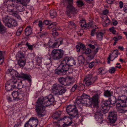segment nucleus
<instances>
[{
  "mask_svg": "<svg viewBox=\"0 0 127 127\" xmlns=\"http://www.w3.org/2000/svg\"><path fill=\"white\" fill-rule=\"evenodd\" d=\"M54 101V98L51 95L39 98L35 107V110L37 116L39 117L44 116L45 115V107L52 104Z\"/></svg>",
  "mask_w": 127,
  "mask_h": 127,
  "instance_id": "f257e3e1",
  "label": "nucleus"
},
{
  "mask_svg": "<svg viewBox=\"0 0 127 127\" xmlns=\"http://www.w3.org/2000/svg\"><path fill=\"white\" fill-rule=\"evenodd\" d=\"M75 105L78 108L80 109V111L82 110V105L89 106L92 103L91 98L85 94H83L81 96H78Z\"/></svg>",
  "mask_w": 127,
  "mask_h": 127,
  "instance_id": "f03ea898",
  "label": "nucleus"
},
{
  "mask_svg": "<svg viewBox=\"0 0 127 127\" xmlns=\"http://www.w3.org/2000/svg\"><path fill=\"white\" fill-rule=\"evenodd\" d=\"M6 73L8 74H10L12 75V78L14 76V75L16 77L19 78H21L24 80H26L29 83H30L31 82V76L27 74H24L23 73H19L15 70L12 69H9L7 70Z\"/></svg>",
  "mask_w": 127,
  "mask_h": 127,
  "instance_id": "7ed1b4c3",
  "label": "nucleus"
},
{
  "mask_svg": "<svg viewBox=\"0 0 127 127\" xmlns=\"http://www.w3.org/2000/svg\"><path fill=\"white\" fill-rule=\"evenodd\" d=\"M6 73L8 74H10L12 75V78L14 76V75L16 77L19 78H21L24 80H26L29 83H30L31 82V76L27 74H24L23 73H19L15 70L12 69H9L7 70Z\"/></svg>",
  "mask_w": 127,
  "mask_h": 127,
  "instance_id": "20e7f679",
  "label": "nucleus"
},
{
  "mask_svg": "<svg viewBox=\"0 0 127 127\" xmlns=\"http://www.w3.org/2000/svg\"><path fill=\"white\" fill-rule=\"evenodd\" d=\"M69 67V66L67 63L63 59L62 62L59 65L58 68L55 71V73L56 74L62 75L65 74V73Z\"/></svg>",
  "mask_w": 127,
  "mask_h": 127,
  "instance_id": "39448f33",
  "label": "nucleus"
},
{
  "mask_svg": "<svg viewBox=\"0 0 127 127\" xmlns=\"http://www.w3.org/2000/svg\"><path fill=\"white\" fill-rule=\"evenodd\" d=\"M16 57L19 65L20 67H24L26 63V59L25 53L22 51H19L17 54Z\"/></svg>",
  "mask_w": 127,
  "mask_h": 127,
  "instance_id": "423d86ee",
  "label": "nucleus"
},
{
  "mask_svg": "<svg viewBox=\"0 0 127 127\" xmlns=\"http://www.w3.org/2000/svg\"><path fill=\"white\" fill-rule=\"evenodd\" d=\"M66 111L71 119L74 118L78 114L77 108L74 105H68L66 108Z\"/></svg>",
  "mask_w": 127,
  "mask_h": 127,
  "instance_id": "0eeeda50",
  "label": "nucleus"
},
{
  "mask_svg": "<svg viewBox=\"0 0 127 127\" xmlns=\"http://www.w3.org/2000/svg\"><path fill=\"white\" fill-rule=\"evenodd\" d=\"M116 102L117 99L115 97L112 96L109 98L108 100L102 101L101 103V106L105 110H107V107H108L110 104L114 105Z\"/></svg>",
  "mask_w": 127,
  "mask_h": 127,
  "instance_id": "6e6552de",
  "label": "nucleus"
},
{
  "mask_svg": "<svg viewBox=\"0 0 127 127\" xmlns=\"http://www.w3.org/2000/svg\"><path fill=\"white\" fill-rule=\"evenodd\" d=\"M51 55L53 59L60 60L63 58L64 55V51L61 49H54L52 51Z\"/></svg>",
  "mask_w": 127,
  "mask_h": 127,
  "instance_id": "1a4fd4ad",
  "label": "nucleus"
},
{
  "mask_svg": "<svg viewBox=\"0 0 127 127\" xmlns=\"http://www.w3.org/2000/svg\"><path fill=\"white\" fill-rule=\"evenodd\" d=\"M97 77H93V75L91 74H87L83 81L85 86H89L93 84L96 80Z\"/></svg>",
  "mask_w": 127,
  "mask_h": 127,
  "instance_id": "9d476101",
  "label": "nucleus"
},
{
  "mask_svg": "<svg viewBox=\"0 0 127 127\" xmlns=\"http://www.w3.org/2000/svg\"><path fill=\"white\" fill-rule=\"evenodd\" d=\"M108 119L110 123H114L117 119V112L114 111L110 112L109 113Z\"/></svg>",
  "mask_w": 127,
  "mask_h": 127,
  "instance_id": "9b49d317",
  "label": "nucleus"
},
{
  "mask_svg": "<svg viewBox=\"0 0 127 127\" xmlns=\"http://www.w3.org/2000/svg\"><path fill=\"white\" fill-rule=\"evenodd\" d=\"M3 21L5 23L6 25L10 28L15 27L17 25V22L13 19L9 20L6 18Z\"/></svg>",
  "mask_w": 127,
  "mask_h": 127,
  "instance_id": "f8f14e48",
  "label": "nucleus"
},
{
  "mask_svg": "<svg viewBox=\"0 0 127 127\" xmlns=\"http://www.w3.org/2000/svg\"><path fill=\"white\" fill-rule=\"evenodd\" d=\"M14 86V83L13 77H12L11 79L8 80L5 83V89L8 91H9L15 88Z\"/></svg>",
  "mask_w": 127,
  "mask_h": 127,
  "instance_id": "ddd939ff",
  "label": "nucleus"
},
{
  "mask_svg": "<svg viewBox=\"0 0 127 127\" xmlns=\"http://www.w3.org/2000/svg\"><path fill=\"white\" fill-rule=\"evenodd\" d=\"M26 0L27 1H28V2H27V3L26 5H24L22 3H19L17 2H13V0H12V5H11V6H15L16 5V4H20V5L19 6H16V8L17 10V11H18V12L23 11L24 10V8L23 6H26L29 3V2L30 1V0Z\"/></svg>",
  "mask_w": 127,
  "mask_h": 127,
  "instance_id": "4468645a",
  "label": "nucleus"
},
{
  "mask_svg": "<svg viewBox=\"0 0 127 127\" xmlns=\"http://www.w3.org/2000/svg\"><path fill=\"white\" fill-rule=\"evenodd\" d=\"M73 3L69 5H67V6L66 13L67 15H69L70 13H75L78 11V10L73 6Z\"/></svg>",
  "mask_w": 127,
  "mask_h": 127,
  "instance_id": "2eb2a0df",
  "label": "nucleus"
},
{
  "mask_svg": "<svg viewBox=\"0 0 127 127\" xmlns=\"http://www.w3.org/2000/svg\"><path fill=\"white\" fill-rule=\"evenodd\" d=\"M101 110L99 111H97L95 113L94 116L95 118L96 121H100L101 122L102 121V117L103 115L102 114V113H104L103 110H104L103 108L102 107Z\"/></svg>",
  "mask_w": 127,
  "mask_h": 127,
  "instance_id": "dca6fc26",
  "label": "nucleus"
},
{
  "mask_svg": "<svg viewBox=\"0 0 127 127\" xmlns=\"http://www.w3.org/2000/svg\"><path fill=\"white\" fill-rule=\"evenodd\" d=\"M72 119H71L70 117L64 116V117L60 119V120L63 121L64 124H66L67 126L71 125L72 123V122L71 120Z\"/></svg>",
  "mask_w": 127,
  "mask_h": 127,
  "instance_id": "f3484780",
  "label": "nucleus"
},
{
  "mask_svg": "<svg viewBox=\"0 0 127 127\" xmlns=\"http://www.w3.org/2000/svg\"><path fill=\"white\" fill-rule=\"evenodd\" d=\"M69 66H72L76 64V63L73 58L66 57L63 58Z\"/></svg>",
  "mask_w": 127,
  "mask_h": 127,
  "instance_id": "a211bd4d",
  "label": "nucleus"
},
{
  "mask_svg": "<svg viewBox=\"0 0 127 127\" xmlns=\"http://www.w3.org/2000/svg\"><path fill=\"white\" fill-rule=\"evenodd\" d=\"M126 102L117 99V104L116 105V109L117 110H120V109L121 108L126 105Z\"/></svg>",
  "mask_w": 127,
  "mask_h": 127,
  "instance_id": "6ab92c4d",
  "label": "nucleus"
},
{
  "mask_svg": "<svg viewBox=\"0 0 127 127\" xmlns=\"http://www.w3.org/2000/svg\"><path fill=\"white\" fill-rule=\"evenodd\" d=\"M13 80L14 83V87L15 88L21 89L22 88L23 86V84L22 83V81L20 80V82L17 81V79L13 77Z\"/></svg>",
  "mask_w": 127,
  "mask_h": 127,
  "instance_id": "aec40b11",
  "label": "nucleus"
},
{
  "mask_svg": "<svg viewBox=\"0 0 127 127\" xmlns=\"http://www.w3.org/2000/svg\"><path fill=\"white\" fill-rule=\"evenodd\" d=\"M62 86L58 84H54L52 86V91L53 94L56 95L59 92L60 89H61Z\"/></svg>",
  "mask_w": 127,
  "mask_h": 127,
  "instance_id": "412c9836",
  "label": "nucleus"
},
{
  "mask_svg": "<svg viewBox=\"0 0 127 127\" xmlns=\"http://www.w3.org/2000/svg\"><path fill=\"white\" fill-rule=\"evenodd\" d=\"M63 42L62 38H60L57 39L56 41L50 47L52 48H54L55 47H58L60 44H62Z\"/></svg>",
  "mask_w": 127,
  "mask_h": 127,
  "instance_id": "4be33fe9",
  "label": "nucleus"
},
{
  "mask_svg": "<svg viewBox=\"0 0 127 127\" xmlns=\"http://www.w3.org/2000/svg\"><path fill=\"white\" fill-rule=\"evenodd\" d=\"M30 123L32 127H36L38 125V121L36 117H32L28 121Z\"/></svg>",
  "mask_w": 127,
  "mask_h": 127,
  "instance_id": "5701e85b",
  "label": "nucleus"
},
{
  "mask_svg": "<svg viewBox=\"0 0 127 127\" xmlns=\"http://www.w3.org/2000/svg\"><path fill=\"white\" fill-rule=\"evenodd\" d=\"M102 21L104 22L102 24L104 27L107 26L110 23V20L107 15L103 16L102 17Z\"/></svg>",
  "mask_w": 127,
  "mask_h": 127,
  "instance_id": "b1692460",
  "label": "nucleus"
},
{
  "mask_svg": "<svg viewBox=\"0 0 127 127\" xmlns=\"http://www.w3.org/2000/svg\"><path fill=\"white\" fill-rule=\"evenodd\" d=\"M26 93L22 89L19 90L18 100L23 99L25 96Z\"/></svg>",
  "mask_w": 127,
  "mask_h": 127,
  "instance_id": "393cba45",
  "label": "nucleus"
},
{
  "mask_svg": "<svg viewBox=\"0 0 127 127\" xmlns=\"http://www.w3.org/2000/svg\"><path fill=\"white\" fill-rule=\"evenodd\" d=\"M75 81V79L74 78L71 77H69L68 79H67L66 81L67 82L66 86L72 85Z\"/></svg>",
  "mask_w": 127,
  "mask_h": 127,
  "instance_id": "a878e982",
  "label": "nucleus"
},
{
  "mask_svg": "<svg viewBox=\"0 0 127 127\" xmlns=\"http://www.w3.org/2000/svg\"><path fill=\"white\" fill-rule=\"evenodd\" d=\"M92 103L96 104L98 102L99 99V95L97 94H96L90 98Z\"/></svg>",
  "mask_w": 127,
  "mask_h": 127,
  "instance_id": "bb28decb",
  "label": "nucleus"
},
{
  "mask_svg": "<svg viewBox=\"0 0 127 127\" xmlns=\"http://www.w3.org/2000/svg\"><path fill=\"white\" fill-rule=\"evenodd\" d=\"M118 50H115L112 53L110 54L109 56H110L111 58L114 57L113 59L112 60H111V61H113L115 58L118 57Z\"/></svg>",
  "mask_w": 127,
  "mask_h": 127,
  "instance_id": "cd10ccee",
  "label": "nucleus"
},
{
  "mask_svg": "<svg viewBox=\"0 0 127 127\" xmlns=\"http://www.w3.org/2000/svg\"><path fill=\"white\" fill-rule=\"evenodd\" d=\"M32 29L30 26H27L25 30V32L27 36H28L32 33Z\"/></svg>",
  "mask_w": 127,
  "mask_h": 127,
  "instance_id": "c85d7f7f",
  "label": "nucleus"
},
{
  "mask_svg": "<svg viewBox=\"0 0 127 127\" xmlns=\"http://www.w3.org/2000/svg\"><path fill=\"white\" fill-rule=\"evenodd\" d=\"M113 94V92L107 90L104 91V95L105 96L109 98L112 96V95Z\"/></svg>",
  "mask_w": 127,
  "mask_h": 127,
  "instance_id": "c756f323",
  "label": "nucleus"
},
{
  "mask_svg": "<svg viewBox=\"0 0 127 127\" xmlns=\"http://www.w3.org/2000/svg\"><path fill=\"white\" fill-rule=\"evenodd\" d=\"M61 114V112L60 111H57L53 114L52 116L53 119H56L60 117Z\"/></svg>",
  "mask_w": 127,
  "mask_h": 127,
  "instance_id": "7c9ffc66",
  "label": "nucleus"
},
{
  "mask_svg": "<svg viewBox=\"0 0 127 127\" xmlns=\"http://www.w3.org/2000/svg\"><path fill=\"white\" fill-rule=\"evenodd\" d=\"M67 79L63 77H61L58 79L59 82L62 84L64 86H67V82H66Z\"/></svg>",
  "mask_w": 127,
  "mask_h": 127,
  "instance_id": "2f4dec72",
  "label": "nucleus"
},
{
  "mask_svg": "<svg viewBox=\"0 0 127 127\" xmlns=\"http://www.w3.org/2000/svg\"><path fill=\"white\" fill-rule=\"evenodd\" d=\"M68 25V27L70 29H75L76 27L75 24L73 21H70L67 23Z\"/></svg>",
  "mask_w": 127,
  "mask_h": 127,
  "instance_id": "473e14b6",
  "label": "nucleus"
},
{
  "mask_svg": "<svg viewBox=\"0 0 127 127\" xmlns=\"http://www.w3.org/2000/svg\"><path fill=\"white\" fill-rule=\"evenodd\" d=\"M36 64L38 65H40L42 62V57L41 55H38L36 56Z\"/></svg>",
  "mask_w": 127,
  "mask_h": 127,
  "instance_id": "72a5a7b5",
  "label": "nucleus"
},
{
  "mask_svg": "<svg viewBox=\"0 0 127 127\" xmlns=\"http://www.w3.org/2000/svg\"><path fill=\"white\" fill-rule=\"evenodd\" d=\"M19 90L17 91H14L12 92V95L14 98V99L16 100H18Z\"/></svg>",
  "mask_w": 127,
  "mask_h": 127,
  "instance_id": "f704fd0d",
  "label": "nucleus"
},
{
  "mask_svg": "<svg viewBox=\"0 0 127 127\" xmlns=\"http://www.w3.org/2000/svg\"><path fill=\"white\" fill-rule=\"evenodd\" d=\"M103 33L101 32H98L96 33V36L97 38L100 40L102 39Z\"/></svg>",
  "mask_w": 127,
  "mask_h": 127,
  "instance_id": "c9c22d12",
  "label": "nucleus"
},
{
  "mask_svg": "<svg viewBox=\"0 0 127 127\" xmlns=\"http://www.w3.org/2000/svg\"><path fill=\"white\" fill-rule=\"evenodd\" d=\"M6 30V28L2 24L0 21V33H4Z\"/></svg>",
  "mask_w": 127,
  "mask_h": 127,
  "instance_id": "e433bc0d",
  "label": "nucleus"
},
{
  "mask_svg": "<svg viewBox=\"0 0 127 127\" xmlns=\"http://www.w3.org/2000/svg\"><path fill=\"white\" fill-rule=\"evenodd\" d=\"M59 91V92L57 93L56 95H62L64 94L66 91V89L65 88H64L62 86V88Z\"/></svg>",
  "mask_w": 127,
  "mask_h": 127,
  "instance_id": "4c0bfd02",
  "label": "nucleus"
},
{
  "mask_svg": "<svg viewBox=\"0 0 127 127\" xmlns=\"http://www.w3.org/2000/svg\"><path fill=\"white\" fill-rule=\"evenodd\" d=\"M13 2H17L19 3H22L24 5H26L28 1L26 0H13Z\"/></svg>",
  "mask_w": 127,
  "mask_h": 127,
  "instance_id": "58836bf2",
  "label": "nucleus"
},
{
  "mask_svg": "<svg viewBox=\"0 0 127 127\" xmlns=\"http://www.w3.org/2000/svg\"><path fill=\"white\" fill-rule=\"evenodd\" d=\"M50 13L51 17L52 18L55 17L57 15V13L55 10H50Z\"/></svg>",
  "mask_w": 127,
  "mask_h": 127,
  "instance_id": "ea45409f",
  "label": "nucleus"
},
{
  "mask_svg": "<svg viewBox=\"0 0 127 127\" xmlns=\"http://www.w3.org/2000/svg\"><path fill=\"white\" fill-rule=\"evenodd\" d=\"M73 0H63V3L64 5H65L68 3V5H70L73 3Z\"/></svg>",
  "mask_w": 127,
  "mask_h": 127,
  "instance_id": "a19ab883",
  "label": "nucleus"
},
{
  "mask_svg": "<svg viewBox=\"0 0 127 127\" xmlns=\"http://www.w3.org/2000/svg\"><path fill=\"white\" fill-rule=\"evenodd\" d=\"M119 100L123 101L126 102V100H127V97L125 95H122L121 96H119L117 98Z\"/></svg>",
  "mask_w": 127,
  "mask_h": 127,
  "instance_id": "79ce46f5",
  "label": "nucleus"
},
{
  "mask_svg": "<svg viewBox=\"0 0 127 127\" xmlns=\"http://www.w3.org/2000/svg\"><path fill=\"white\" fill-rule=\"evenodd\" d=\"M98 72L99 74H103L106 73V71L103 68H100L98 69Z\"/></svg>",
  "mask_w": 127,
  "mask_h": 127,
  "instance_id": "37998d69",
  "label": "nucleus"
},
{
  "mask_svg": "<svg viewBox=\"0 0 127 127\" xmlns=\"http://www.w3.org/2000/svg\"><path fill=\"white\" fill-rule=\"evenodd\" d=\"M120 110L118 111L120 113H122L124 112L127 111V106H126H126H124V107H123L122 108H120Z\"/></svg>",
  "mask_w": 127,
  "mask_h": 127,
  "instance_id": "c03bdc74",
  "label": "nucleus"
},
{
  "mask_svg": "<svg viewBox=\"0 0 127 127\" xmlns=\"http://www.w3.org/2000/svg\"><path fill=\"white\" fill-rule=\"evenodd\" d=\"M12 15L16 17L17 19L20 20L21 18L20 16L17 13V11H12Z\"/></svg>",
  "mask_w": 127,
  "mask_h": 127,
  "instance_id": "a18cd8bd",
  "label": "nucleus"
},
{
  "mask_svg": "<svg viewBox=\"0 0 127 127\" xmlns=\"http://www.w3.org/2000/svg\"><path fill=\"white\" fill-rule=\"evenodd\" d=\"M76 3H77V5L78 7H81L84 5L83 2L81 0H78Z\"/></svg>",
  "mask_w": 127,
  "mask_h": 127,
  "instance_id": "49530a36",
  "label": "nucleus"
},
{
  "mask_svg": "<svg viewBox=\"0 0 127 127\" xmlns=\"http://www.w3.org/2000/svg\"><path fill=\"white\" fill-rule=\"evenodd\" d=\"M23 30V28L22 27H20L19 28L17 31L16 34L18 36L20 35L21 32Z\"/></svg>",
  "mask_w": 127,
  "mask_h": 127,
  "instance_id": "de8ad7c7",
  "label": "nucleus"
},
{
  "mask_svg": "<svg viewBox=\"0 0 127 127\" xmlns=\"http://www.w3.org/2000/svg\"><path fill=\"white\" fill-rule=\"evenodd\" d=\"M91 52V49L89 48H88L85 50L84 53L86 54H90Z\"/></svg>",
  "mask_w": 127,
  "mask_h": 127,
  "instance_id": "09e8293b",
  "label": "nucleus"
},
{
  "mask_svg": "<svg viewBox=\"0 0 127 127\" xmlns=\"http://www.w3.org/2000/svg\"><path fill=\"white\" fill-rule=\"evenodd\" d=\"M115 71V68L114 67H112L109 70V71L110 73H114Z\"/></svg>",
  "mask_w": 127,
  "mask_h": 127,
  "instance_id": "8fccbe9b",
  "label": "nucleus"
},
{
  "mask_svg": "<svg viewBox=\"0 0 127 127\" xmlns=\"http://www.w3.org/2000/svg\"><path fill=\"white\" fill-rule=\"evenodd\" d=\"M78 61H84V58L82 55L79 56L78 57Z\"/></svg>",
  "mask_w": 127,
  "mask_h": 127,
  "instance_id": "3c124183",
  "label": "nucleus"
},
{
  "mask_svg": "<svg viewBox=\"0 0 127 127\" xmlns=\"http://www.w3.org/2000/svg\"><path fill=\"white\" fill-rule=\"evenodd\" d=\"M57 24V23L56 22H53L50 24L48 26V28L49 29L51 28L52 27L56 26Z\"/></svg>",
  "mask_w": 127,
  "mask_h": 127,
  "instance_id": "603ef678",
  "label": "nucleus"
},
{
  "mask_svg": "<svg viewBox=\"0 0 127 127\" xmlns=\"http://www.w3.org/2000/svg\"><path fill=\"white\" fill-rule=\"evenodd\" d=\"M83 24H81V23H80V25L82 27H84L85 28H87L88 27V25L86 24L85 22L84 21Z\"/></svg>",
  "mask_w": 127,
  "mask_h": 127,
  "instance_id": "864d4df0",
  "label": "nucleus"
},
{
  "mask_svg": "<svg viewBox=\"0 0 127 127\" xmlns=\"http://www.w3.org/2000/svg\"><path fill=\"white\" fill-rule=\"evenodd\" d=\"M80 46V49L83 51H84L85 50V47L84 45L83 44H79Z\"/></svg>",
  "mask_w": 127,
  "mask_h": 127,
  "instance_id": "5fc2aeb1",
  "label": "nucleus"
},
{
  "mask_svg": "<svg viewBox=\"0 0 127 127\" xmlns=\"http://www.w3.org/2000/svg\"><path fill=\"white\" fill-rule=\"evenodd\" d=\"M122 38V37L121 36H119L117 37H114L113 38V39L115 41H117Z\"/></svg>",
  "mask_w": 127,
  "mask_h": 127,
  "instance_id": "6e6d98bb",
  "label": "nucleus"
},
{
  "mask_svg": "<svg viewBox=\"0 0 127 127\" xmlns=\"http://www.w3.org/2000/svg\"><path fill=\"white\" fill-rule=\"evenodd\" d=\"M110 31L112 32L113 34H115L116 33V31L115 30L114 28V27H112L111 28L109 29Z\"/></svg>",
  "mask_w": 127,
  "mask_h": 127,
  "instance_id": "4d7b16f0",
  "label": "nucleus"
},
{
  "mask_svg": "<svg viewBox=\"0 0 127 127\" xmlns=\"http://www.w3.org/2000/svg\"><path fill=\"white\" fill-rule=\"evenodd\" d=\"M25 127H32L30 123L28 122V121L25 124Z\"/></svg>",
  "mask_w": 127,
  "mask_h": 127,
  "instance_id": "13d9d810",
  "label": "nucleus"
},
{
  "mask_svg": "<svg viewBox=\"0 0 127 127\" xmlns=\"http://www.w3.org/2000/svg\"><path fill=\"white\" fill-rule=\"evenodd\" d=\"M108 10L106 9L103 11V13L104 15L103 16L107 15V14L108 13Z\"/></svg>",
  "mask_w": 127,
  "mask_h": 127,
  "instance_id": "bf43d9fd",
  "label": "nucleus"
},
{
  "mask_svg": "<svg viewBox=\"0 0 127 127\" xmlns=\"http://www.w3.org/2000/svg\"><path fill=\"white\" fill-rule=\"evenodd\" d=\"M50 21H49L47 20H45L43 22V24L45 25H47L50 24Z\"/></svg>",
  "mask_w": 127,
  "mask_h": 127,
  "instance_id": "052dcab7",
  "label": "nucleus"
},
{
  "mask_svg": "<svg viewBox=\"0 0 127 127\" xmlns=\"http://www.w3.org/2000/svg\"><path fill=\"white\" fill-rule=\"evenodd\" d=\"M77 51L78 52H79L80 51V46L79 44L78 45H77L76 46Z\"/></svg>",
  "mask_w": 127,
  "mask_h": 127,
  "instance_id": "680f3d73",
  "label": "nucleus"
},
{
  "mask_svg": "<svg viewBox=\"0 0 127 127\" xmlns=\"http://www.w3.org/2000/svg\"><path fill=\"white\" fill-rule=\"evenodd\" d=\"M95 65L94 62H92L89 64V67L90 68H92Z\"/></svg>",
  "mask_w": 127,
  "mask_h": 127,
  "instance_id": "e2e57ef3",
  "label": "nucleus"
},
{
  "mask_svg": "<svg viewBox=\"0 0 127 127\" xmlns=\"http://www.w3.org/2000/svg\"><path fill=\"white\" fill-rule=\"evenodd\" d=\"M77 86L75 84L74 85L72 88L71 89V91L72 92H74L76 89Z\"/></svg>",
  "mask_w": 127,
  "mask_h": 127,
  "instance_id": "0e129e2a",
  "label": "nucleus"
},
{
  "mask_svg": "<svg viewBox=\"0 0 127 127\" xmlns=\"http://www.w3.org/2000/svg\"><path fill=\"white\" fill-rule=\"evenodd\" d=\"M43 23L41 21H39L38 26L40 28H42L43 27Z\"/></svg>",
  "mask_w": 127,
  "mask_h": 127,
  "instance_id": "69168bd1",
  "label": "nucleus"
},
{
  "mask_svg": "<svg viewBox=\"0 0 127 127\" xmlns=\"http://www.w3.org/2000/svg\"><path fill=\"white\" fill-rule=\"evenodd\" d=\"M113 24L114 26H116L118 22L115 20L113 19L112 20Z\"/></svg>",
  "mask_w": 127,
  "mask_h": 127,
  "instance_id": "338daca9",
  "label": "nucleus"
},
{
  "mask_svg": "<svg viewBox=\"0 0 127 127\" xmlns=\"http://www.w3.org/2000/svg\"><path fill=\"white\" fill-rule=\"evenodd\" d=\"M123 10L126 13H127V4L124 5L123 7Z\"/></svg>",
  "mask_w": 127,
  "mask_h": 127,
  "instance_id": "774afa93",
  "label": "nucleus"
}]
</instances>
